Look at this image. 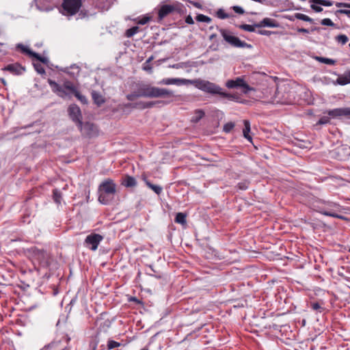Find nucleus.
I'll use <instances>...</instances> for the list:
<instances>
[{"instance_id":"25","label":"nucleus","mask_w":350,"mask_h":350,"mask_svg":"<svg viewBox=\"0 0 350 350\" xmlns=\"http://www.w3.org/2000/svg\"><path fill=\"white\" fill-rule=\"evenodd\" d=\"M243 123H244V129L243 131V136L245 137V138H246L247 139H248L249 141L251 142L252 138L249 135V133L250 131V123L247 120H244Z\"/></svg>"},{"instance_id":"13","label":"nucleus","mask_w":350,"mask_h":350,"mask_svg":"<svg viewBox=\"0 0 350 350\" xmlns=\"http://www.w3.org/2000/svg\"><path fill=\"white\" fill-rule=\"evenodd\" d=\"M68 112L71 120L75 122L77 126L82 122V114L80 108L75 104L70 105Z\"/></svg>"},{"instance_id":"6","label":"nucleus","mask_w":350,"mask_h":350,"mask_svg":"<svg viewBox=\"0 0 350 350\" xmlns=\"http://www.w3.org/2000/svg\"><path fill=\"white\" fill-rule=\"evenodd\" d=\"M224 40L230 46L236 48H252V45L241 40L238 37L232 35L231 32L226 29H219Z\"/></svg>"},{"instance_id":"21","label":"nucleus","mask_w":350,"mask_h":350,"mask_svg":"<svg viewBox=\"0 0 350 350\" xmlns=\"http://www.w3.org/2000/svg\"><path fill=\"white\" fill-rule=\"evenodd\" d=\"M16 49L21 51V53L26 54L31 57H33L36 53L32 51L27 46H25L21 43L17 44L16 46Z\"/></svg>"},{"instance_id":"53","label":"nucleus","mask_w":350,"mask_h":350,"mask_svg":"<svg viewBox=\"0 0 350 350\" xmlns=\"http://www.w3.org/2000/svg\"><path fill=\"white\" fill-rule=\"evenodd\" d=\"M185 23L189 25H192L194 23L193 19L191 15H188L187 16H186Z\"/></svg>"},{"instance_id":"39","label":"nucleus","mask_w":350,"mask_h":350,"mask_svg":"<svg viewBox=\"0 0 350 350\" xmlns=\"http://www.w3.org/2000/svg\"><path fill=\"white\" fill-rule=\"evenodd\" d=\"M33 67L38 74H40V75L45 74V70L40 64L34 63Z\"/></svg>"},{"instance_id":"59","label":"nucleus","mask_w":350,"mask_h":350,"mask_svg":"<svg viewBox=\"0 0 350 350\" xmlns=\"http://www.w3.org/2000/svg\"><path fill=\"white\" fill-rule=\"evenodd\" d=\"M297 31L299 33H308L309 32V31L305 28H298Z\"/></svg>"},{"instance_id":"29","label":"nucleus","mask_w":350,"mask_h":350,"mask_svg":"<svg viewBox=\"0 0 350 350\" xmlns=\"http://www.w3.org/2000/svg\"><path fill=\"white\" fill-rule=\"evenodd\" d=\"M331 109H329V111ZM328 111H329V110L324 112V113H327V116H323L321 118H320V119L317 122V124H326L329 123L330 118L332 117L328 114Z\"/></svg>"},{"instance_id":"30","label":"nucleus","mask_w":350,"mask_h":350,"mask_svg":"<svg viewBox=\"0 0 350 350\" xmlns=\"http://www.w3.org/2000/svg\"><path fill=\"white\" fill-rule=\"evenodd\" d=\"M310 1L315 4L327 7L332 6L333 5V2L329 0H310Z\"/></svg>"},{"instance_id":"50","label":"nucleus","mask_w":350,"mask_h":350,"mask_svg":"<svg viewBox=\"0 0 350 350\" xmlns=\"http://www.w3.org/2000/svg\"><path fill=\"white\" fill-rule=\"evenodd\" d=\"M150 17L144 16V17H143L142 18H141L138 21V24H139V25H145V24H146L150 21Z\"/></svg>"},{"instance_id":"42","label":"nucleus","mask_w":350,"mask_h":350,"mask_svg":"<svg viewBox=\"0 0 350 350\" xmlns=\"http://www.w3.org/2000/svg\"><path fill=\"white\" fill-rule=\"evenodd\" d=\"M321 24L322 25L330 26L336 28V25L329 18H324L321 20Z\"/></svg>"},{"instance_id":"12","label":"nucleus","mask_w":350,"mask_h":350,"mask_svg":"<svg viewBox=\"0 0 350 350\" xmlns=\"http://www.w3.org/2000/svg\"><path fill=\"white\" fill-rule=\"evenodd\" d=\"M103 237L99 234L92 233L88 235L85 239L84 244L89 247L92 251L97 250L98 246L101 241H103Z\"/></svg>"},{"instance_id":"41","label":"nucleus","mask_w":350,"mask_h":350,"mask_svg":"<svg viewBox=\"0 0 350 350\" xmlns=\"http://www.w3.org/2000/svg\"><path fill=\"white\" fill-rule=\"evenodd\" d=\"M157 103H163L166 104L167 102H165L163 100H157V101H149V102H145V108H151L155 104Z\"/></svg>"},{"instance_id":"46","label":"nucleus","mask_w":350,"mask_h":350,"mask_svg":"<svg viewBox=\"0 0 350 350\" xmlns=\"http://www.w3.org/2000/svg\"><path fill=\"white\" fill-rule=\"evenodd\" d=\"M134 109H144L145 108V102L139 101L137 103H134Z\"/></svg>"},{"instance_id":"1","label":"nucleus","mask_w":350,"mask_h":350,"mask_svg":"<svg viewBox=\"0 0 350 350\" xmlns=\"http://www.w3.org/2000/svg\"><path fill=\"white\" fill-rule=\"evenodd\" d=\"M173 96L174 94L172 90L139 83L136 85V88L131 94L126 96V98L129 101H133L140 97L167 98Z\"/></svg>"},{"instance_id":"62","label":"nucleus","mask_w":350,"mask_h":350,"mask_svg":"<svg viewBox=\"0 0 350 350\" xmlns=\"http://www.w3.org/2000/svg\"><path fill=\"white\" fill-rule=\"evenodd\" d=\"M319 27H312L311 29V31H317V30H319Z\"/></svg>"},{"instance_id":"17","label":"nucleus","mask_w":350,"mask_h":350,"mask_svg":"<svg viewBox=\"0 0 350 350\" xmlns=\"http://www.w3.org/2000/svg\"><path fill=\"white\" fill-rule=\"evenodd\" d=\"M255 26L256 28H262V27H279L280 24L275 20L270 18H265L261 21L258 23H255Z\"/></svg>"},{"instance_id":"63","label":"nucleus","mask_w":350,"mask_h":350,"mask_svg":"<svg viewBox=\"0 0 350 350\" xmlns=\"http://www.w3.org/2000/svg\"><path fill=\"white\" fill-rule=\"evenodd\" d=\"M152 57H150V58H148V59L146 60V64H149V63L151 62V60H152Z\"/></svg>"},{"instance_id":"32","label":"nucleus","mask_w":350,"mask_h":350,"mask_svg":"<svg viewBox=\"0 0 350 350\" xmlns=\"http://www.w3.org/2000/svg\"><path fill=\"white\" fill-rule=\"evenodd\" d=\"M196 19L198 22H203L207 23H209L212 21V19L210 17L202 14H198L196 17Z\"/></svg>"},{"instance_id":"5","label":"nucleus","mask_w":350,"mask_h":350,"mask_svg":"<svg viewBox=\"0 0 350 350\" xmlns=\"http://www.w3.org/2000/svg\"><path fill=\"white\" fill-rule=\"evenodd\" d=\"M28 253L33 262H36L40 267L46 268L50 265V256L46 251L33 247L28 250Z\"/></svg>"},{"instance_id":"34","label":"nucleus","mask_w":350,"mask_h":350,"mask_svg":"<svg viewBox=\"0 0 350 350\" xmlns=\"http://www.w3.org/2000/svg\"><path fill=\"white\" fill-rule=\"evenodd\" d=\"M335 39L338 42L341 43L342 45L345 44L349 41L348 37L344 34L337 36Z\"/></svg>"},{"instance_id":"22","label":"nucleus","mask_w":350,"mask_h":350,"mask_svg":"<svg viewBox=\"0 0 350 350\" xmlns=\"http://www.w3.org/2000/svg\"><path fill=\"white\" fill-rule=\"evenodd\" d=\"M143 179L145 181L146 185L154 193H156L157 195L161 194L163 191V188L161 186L152 184L148 180L146 179V177H144Z\"/></svg>"},{"instance_id":"55","label":"nucleus","mask_w":350,"mask_h":350,"mask_svg":"<svg viewBox=\"0 0 350 350\" xmlns=\"http://www.w3.org/2000/svg\"><path fill=\"white\" fill-rule=\"evenodd\" d=\"M345 271V269L344 267H341L340 268H339L338 271V273L339 275L340 276H342V277H345V278H347L345 275V273L344 271Z\"/></svg>"},{"instance_id":"11","label":"nucleus","mask_w":350,"mask_h":350,"mask_svg":"<svg viewBox=\"0 0 350 350\" xmlns=\"http://www.w3.org/2000/svg\"><path fill=\"white\" fill-rule=\"evenodd\" d=\"M180 11L178 5H162L158 11V21H162L165 17L174 12H180Z\"/></svg>"},{"instance_id":"56","label":"nucleus","mask_w":350,"mask_h":350,"mask_svg":"<svg viewBox=\"0 0 350 350\" xmlns=\"http://www.w3.org/2000/svg\"><path fill=\"white\" fill-rule=\"evenodd\" d=\"M189 2L197 8H199V9L202 8V5L198 2L191 1H189Z\"/></svg>"},{"instance_id":"23","label":"nucleus","mask_w":350,"mask_h":350,"mask_svg":"<svg viewBox=\"0 0 350 350\" xmlns=\"http://www.w3.org/2000/svg\"><path fill=\"white\" fill-rule=\"evenodd\" d=\"M92 97L95 104L98 106H100L102 104L105 103V99L102 96V95L95 91L92 92Z\"/></svg>"},{"instance_id":"43","label":"nucleus","mask_w":350,"mask_h":350,"mask_svg":"<svg viewBox=\"0 0 350 350\" xmlns=\"http://www.w3.org/2000/svg\"><path fill=\"white\" fill-rule=\"evenodd\" d=\"M33 57H35L37 60L40 61V62L44 64H46L49 62V60L46 57H42L37 53H35V55Z\"/></svg>"},{"instance_id":"38","label":"nucleus","mask_w":350,"mask_h":350,"mask_svg":"<svg viewBox=\"0 0 350 350\" xmlns=\"http://www.w3.org/2000/svg\"><path fill=\"white\" fill-rule=\"evenodd\" d=\"M234 127V123L232 122H229L226 123L224 125L223 131L225 133H230L233 129Z\"/></svg>"},{"instance_id":"48","label":"nucleus","mask_w":350,"mask_h":350,"mask_svg":"<svg viewBox=\"0 0 350 350\" xmlns=\"http://www.w3.org/2000/svg\"><path fill=\"white\" fill-rule=\"evenodd\" d=\"M336 6L338 8H350V3H342V2H337L336 3Z\"/></svg>"},{"instance_id":"57","label":"nucleus","mask_w":350,"mask_h":350,"mask_svg":"<svg viewBox=\"0 0 350 350\" xmlns=\"http://www.w3.org/2000/svg\"><path fill=\"white\" fill-rule=\"evenodd\" d=\"M143 68H144V70L148 71L149 72H152V67L150 65H148V64L145 63V65L144 66Z\"/></svg>"},{"instance_id":"45","label":"nucleus","mask_w":350,"mask_h":350,"mask_svg":"<svg viewBox=\"0 0 350 350\" xmlns=\"http://www.w3.org/2000/svg\"><path fill=\"white\" fill-rule=\"evenodd\" d=\"M217 16L218 18H219L221 19H225V18H227L229 17V15L228 14L225 13V12L222 9H219L217 12Z\"/></svg>"},{"instance_id":"40","label":"nucleus","mask_w":350,"mask_h":350,"mask_svg":"<svg viewBox=\"0 0 350 350\" xmlns=\"http://www.w3.org/2000/svg\"><path fill=\"white\" fill-rule=\"evenodd\" d=\"M250 182L247 180H243L237 184V187L241 190H246L249 187Z\"/></svg>"},{"instance_id":"27","label":"nucleus","mask_w":350,"mask_h":350,"mask_svg":"<svg viewBox=\"0 0 350 350\" xmlns=\"http://www.w3.org/2000/svg\"><path fill=\"white\" fill-rule=\"evenodd\" d=\"M187 215L184 213H178L175 217V222L180 224H185L187 223L186 220Z\"/></svg>"},{"instance_id":"8","label":"nucleus","mask_w":350,"mask_h":350,"mask_svg":"<svg viewBox=\"0 0 350 350\" xmlns=\"http://www.w3.org/2000/svg\"><path fill=\"white\" fill-rule=\"evenodd\" d=\"M77 126L81 131L82 135L89 138L96 137L98 134V129L96 125L93 123L86 122L83 124V122H79Z\"/></svg>"},{"instance_id":"58","label":"nucleus","mask_w":350,"mask_h":350,"mask_svg":"<svg viewBox=\"0 0 350 350\" xmlns=\"http://www.w3.org/2000/svg\"><path fill=\"white\" fill-rule=\"evenodd\" d=\"M134 103H129L124 105V107L126 108H133L134 109Z\"/></svg>"},{"instance_id":"51","label":"nucleus","mask_w":350,"mask_h":350,"mask_svg":"<svg viewBox=\"0 0 350 350\" xmlns=\"http://www.w3.org/2000/svg\"><path fill=\"white\" fill-rule=\"evenodd\" d=\"M344 14L347 16H349L350 15V10H342V9L338 10L336 11V14Z\"/></svg>"},{"instance_id":"24","label":"nucleus","mask_w":350,"mask_h":350,"mask_svg":"<svg viewBox=\"0 0 350 350\" xmlns=\"http://www.w3.org/2000/svg\"><path fill=\"white\" fill-rule=\"evenodd\" d=\"M205 113L202 109H197L194 112V115L191 118V122L194 123L198 122L204 116Z\"/></svg>"},{"instance_id":"15","label":"nucleus","mask_w":350,"mask_h":350,"mask_svg":"<svg viewBox=\"0 0 350 350\" xmlns=\"http://www.w3.org/2000/svg\"><path fill=\"white\" fill-rule=\"evenodd\" d=\"M332 118H339L342 116L350 119V107L336 108L328 111Z\"/></svg>"},{"instance_id":"44","label":"nucleus","mask_w":350,"mask_h":350,"mask_svg":"<svg viewBox=\"0 0 350 350\" xmlns=\"http://www.w3.org/2000/svg\"><path fill=\"white\" fill-rule=\"evenodd\" d=\"M57 342H52L47 346H45L42 350H55L58 347Z\"/></svg>"},{"instance_id":"49","label":"nucleus","mask_w":350,"mask_h":350,"mask_svg":"<svg viewBox=\"0 0 350 350\" xmlns=\"http://www.w3.org/2000/svg\"><path fill=\"white\" fill-rule=\"evenodd\" d=\"M311 8L316 12H321L323 11V8L315 3L311 5Z\"/></svg>"},{"instance_id":"4","label":"nucleus","mask_w":350,"mask_h":350,"mask_svg":"<svg viewBox=\"0 0 350 350\" xmlns=\"http://www.w3.org/2000/svg\"><path fill=\"white\" fill-rule=\"evenodd\" d=\"M98 201L103 204H109L117 192V185L111 178L105 179L98 186Z\"/></svg>"},{"instance_id":"33","label":"nucleus","mask_w":350,"mask_h":350,"mask_svg":"<svg viewBox=\"0 0 350 350\" xmlns=\"http://www.w3.org/2000/svg\"><path fill=\"white\" fill-rule=\"evenodd\" d=\"M238 27L241 29H243V30H245L247 31H250V32L255 31V28L256 27L255 26V24H254L253 25L243 24V25H239Z\"/></svg>"},{"instance_id":"31","label":"nucleus","mask_w":350,"mask_h":350,"mask_svg":"<svg viewBox=\"0 0 350 350\" xmlns=\"http://www.w3.org/2000/svg\"><path fill=\"white\" fill-rule=\"evenodd\" d=\"M139 31V27L137 26L133 27L127 29L125 32V36L127 38H131Z\"/></svg>"},{"instance_id":"54","label":"nucleus","mask_w":350,"mask_h":350,"mask_svg":"<svg viewBox=\"0 0 350 350\" xmlns=\"http://www.w3.org/2000/svg\"><path fill=\"white\" fill-rule=\"evenodd\" d=\"M150 269L152 271H153L154 273H156V271L153 269L152 267V266H150ZM150 275H152V276H154L157 278H161V275L160 274H157V273H148Z\"/></svg>"},{"instance_id":"61","label":"nucleus","mask_w":350,"mask_h":350,"mask_svg":"<svg viewBox=\"0 0 350 350\" xmlns=\"http://www.w3.org/2000/svg\"><path fill=\"white\" fill-rule=\"evenodd\" d=\"M131 300L139 303V301L136 297H132Z\"/></svg>"},{"instance_id":"35","label":"nucleus","mask_w":350,"mask_h":350,"mask_svg":"<svg viewBox=\"0 0 350 350\" xmlns=\"http://www.w3.org/2000/svg\"><path fill=\"white\" fill-rule=\"evenodd\" d=\"M310 307L314 310H317L319 312H322L324 310L322 305L320 304L319 302H311L310 303Z\"/></svg>"},{"instance_id":"52","label":"nucleus","mask_w":350,"mask_h":350,"mask_svg":"<svg viewBox=\"0 0 350 350\" xmlns=\"http://www.w3.org/2000/svg\"><path fill=\"white\" fill-rule=\"evenodd\" d=\"M257 33L260 35H263V36H270L271 34V31H267V30H261V29H259L258 30Z\"/></svg>"},{"instance_id":"20","label":"nucleus","mask_w":350,"mask_h":350,"mask_svg":"<svg viewBox=\"0 0 350 350\" xmlns=\"http://www.w3.org/2000/svg\"><path fill=\"white\" fill-rule=\"evenodd\" d=\"M336 83L341 85L350 83V71L346 72L343 75H340L336 79Z\"/></svg>"},{"instance_id":"60","label":"nucleus","mask_w":350,"mask_h":350,"mask_svg":"<svg viewBox=\"0 0 350 350\" xmlns=\"http://www.w3.org/2000/svg\"><path fill=\"white\" fill-rule=\"evenodd\" d=\"M217 37V34L215 33H213L211 34L210 36H209V40H213L214 38H215Z\"/></svg>"},{"instance_id":"16","label":"nucleus","mask_w":350,"mask_h":350,"mask_svg":"<svg viewBox=\"0 0 350 350\" xmlns=\"http://www.w3.org/2000/svg\"><path fill=\"white\" fill-rule=\"evenodd\" d=\"M189 83L190 82V79H180V78H166L162 79L161 81L159 82V84L160 85H188Z\"/></svg>"},{"instance_id":"18","label":"nucleus","mask_w":350,"mask_h":350,"mask_svg":"<svg viewBox=\"0 0 350 350\" xmlns=\"http://www.w3.org/2000/svg\"><path fill=\"white\" fill-rule=\"evenodd\" d=\"M61 70L68 75L70 77L75 78L80 72V68L78 66L73 64L70 67L62 68Z\"/></svg>"},{"instance_id":"14","label":"nucleus","mask_w":350,"mask_h":350,"mask_svg":"<svg viewBox=\"0 0 350 350\" xmlns=\"http://www.w3.org/2000/svg\"><path fill=\"white\" fill-rule=\"evenodd\" d=\"M3 71H8L14 75H21L25 72V66H23L19 63L10 64L2 68Z\"/></svg>"},{"instance_id":"64","label":"nucleus","mask_w":350,"mask_h":350,"mask_svg":"<svg viewBox=\"0 0 350 350\" xmlns=\"http://www.w3.org/2000/svg\"><path fill=\"white\" fill-rule=\"evenodd\" d=\"M141 350H149L147 347H144Z\"/></svg>"},{"instance_id":"19","label":"nucleus","mask_w":350,"mask_h":350,"mask_svg":"<svg viewBox=\"0 0 350 350\" xmlns=\"http://www.w3.org/2000/svg\"><path fill=\"white\" fill-rule=\"evenodd\" d=\"M121 184L126 187H135L137 186L136 179L129 175H125L122 180Z\"/></svg>"},{"instance_id":"37","label":"nucleus","mask_w":350,"mask_h":350,"mask_svg":"<svg viewBox=\"0 0 350 350\" xmlns=\"http://www.w3.org/2000/svg\"><path fill=\"white\" fill-rule=\"evenodd\" d=\"M53 197L54 201L56 203H57V204L60 203L62 196H61V193L59 191H58L57 189H54L53 191Z\"/></svg>"},{"instance_id":"26","label":"nucleus","mask_w":350,"mask_h":350,"mask_svg":"<svg viewBox=\"0 0 350 350\" xmlns=\"http://www.w3.org/2000/svg\"><path fill=\"white\" fill-rule=\"evenodd\" d=\"M314 59L318 61L319 62L326 64L328 65H334L336 63V60L324 57L315 56L314 57Z\"/></svg>"},{"instance_id":"36","label":"nucleus","mask_w":350,"mask_h":350,"mask_svg":"<svg viewBox=\"0 0 350 350\" xmlns=\"http://www.w3.org/2000/svg\"><path fill=\"white\" fill-rule=\"evenodd\" d=\"M121 345H122L121 343H120L118 342H116L113 340H109L107 342V349H113L116 347H119Z\"/></svg>"},{"instance_id":"9","label":"nucleus","mask_w":350,"mask_h":350,"mask_svg":"<svg viewBox=\"0 0 350 350\" xmlns=\"http://www.w3.org/2000/svg\"><path fill=\"white\" fill-rule=\"evenodd\" d=\"M81 0H64L62 7L64 14L74 15L80 9Z\"/></svg>"},{"instance_id":"28","label":"nucleus","mask_w":350,"mask_h":350,"mask_svg":"<svg viewBox=\"0 0 350 350\" xmlns=\"http://www.w3.org/2000/svg\"><path fill=\"white\" fill-rule=\"evenodd\" d=\"M294 17L295 18H297V19L301 20V21H306V22H309L310 23H314V20L312 18H311L308 16L305 15V14H301V13H296V14H295Z\"/></svg>"},{"instance_id":"10","label":"nucleus","mask_w":350,"mask_h":350,"mask_svg":"<svg viewBox=\"0 0 350 350\" xmlns=\"http://www.w3.org/2000/svg\"><path fill=\"white\" fill-rule=\"evenodd\" d=\"M226 85L228 88H242L244 94H247L250 91L254 90L247 83L245 82L241 77H237L235 79L227 81Z\"/></svg>"},{"instance_id":"3","label":"nucleus","mask_w":350,"mask_h":350,"mask_svg":"<svg viewBox=\"0 0 350 350\" xmlns=\"http://www.w3.org/2000/svg\"><path fill=\"white\" fill-rule=\"evenodd\" d=\"M190 82L191 83H189V85H193L198 89L205 92L212 94H219L221 97L230 100H235L238 99V96L237 95L224 92L221 88L210 81L202 79H190Z\"/></svg>"},{"instance_id":"7","label":"nucleus","mask_w":350,"mask_h":350,"mask_svg":"<svg viewBox=\"0 0 350 350\" xmlns=\"http://www.w3.org/2000/svg\"><path fill=\"white\" fill-rule=\"evenodd\" d=\"M327 208H320L319 212L321 213L323 215L329 216L335 218H338L342 220H347V218L343 215H338L336 213H335V211H338L340 209V205L332 202H326Z\"/></svg>"},{"instance_id":"47","label":"nucleus","mask_w":350,"mask_h":350,"mask_svg":"<svg viewBox=\"0 0 350 350\" xmlns=\"http://www.w3.org/2000/svg\"><path fill=\"white\" fill-rule=\"evenodd\" d=\"M232 9L236 13L239 14H243L245 12L244 10L241 7L238 5L233 6Z\"/></svg>"},{"instance_id":"2","label":"nucleus","mask_w":350,"mask_h":350,"mask_svg":"<svg viewBox=\"0 0 350 350\" xmlns=\"http://www.w3.org/2000/svg\"><path fill=\"white\" fill-rule=\"evenodd\" d=\"M48 83L52 91L59 97L66 98V96H70L72 94H74L76 98L81 102V103L86 104L88 103L86 97L81 94L72 82L66 81L63 85H60L55 81L49 79Z\"/></svg>"}]
</instances>
